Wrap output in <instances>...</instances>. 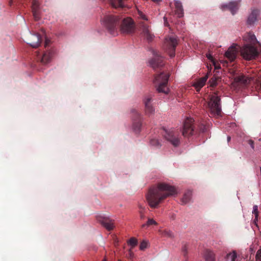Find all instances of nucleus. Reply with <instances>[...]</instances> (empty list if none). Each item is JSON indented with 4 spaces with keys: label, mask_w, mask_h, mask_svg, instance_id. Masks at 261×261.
<instances>
[{
    "label": "nucleus",
    "mask_w": 261,
    "mask_h": 261,
    "mask_svg": "<svg viewBox=\"0 0 261 261\" xmlns=\"http://www.w3.org/2000/svg\"><path fill=\"white\" fill-rule=\"evenodd\" d=\"M206 128L205 125H202L200 128V130L201 132H204L206 130Z\"/></svg>",
    "instance_id": "37998d69"
},
{
    "label": "nucleus",
    "mask_w": 261,
    "mask_h": 261,
    "mask_svg": "<svg viewBox=\"0 0 261 261\" xmlns=\"http://www.w3.org/2000/svg\"><path fill=\"white\" fill-rule=\"evenodd\" d=\"M175 8V13L177 15H182L183 14V9L182 7L181 3L179 2L176 1L174 3Z\"/></svg>",
    "instance_id": "b1692460"
},
{
    "label": "nucleus",
    "mask_w": 261,
    "mask_h": 261,
    "mask_svg": "<svg viewBox=\"0 0 261 261\" xmlns=\"http://www.w3.org/2000/svg\"><path fill=\"white\" fill-rule=\"evenodd\" d=\"M191 197L192 192L191 191L186 192L181 199L182 203L185 204L190 202L191 199Z\"/></svg>",
    "instance_id": "5701e85b"
},
{
    "label": "nucleus",
    "mask_w": 261,
    "mask_h": 261,
    "mask_svg": "<svg viewBox=\"0 0 261 261\" xmlns=\"http://www.w3.org/2000/svg\"><path fill=\"white\" fill-rule=\"evenodd\" d=\"M258 216H255V219L254 220V223L255 224V225L258 227V224L257 223V221H258Z\"/></svg>",
    "instance_id": "79ce46f5"
},
{
    "label": "nucleus",
    "mask_w": 261,
    "mask_h": 261,
    "mask_svg": "<svg viewBox=\"0 0 261 261\" xmlns=\"http://www.w3.org/2000/svg\"><path fill=\"white\" fill-rule=\"evenodd\" d=\"M220 67L219 66H215V69H219Z\"/></svg>",
    "instance_id": "09e8293b"
},
{
    "label": "nucleus",
    "mask_w": 261,
    "mask_h": 261,
    "mask_svg": "<svg viewBox=\"0 0 261 261\" xmlns=\"http://www.w3.org/2000/svg\"><path fill=\"white\" fill-rule=\"evenodd\" d=\"M152 98L150 95L146 96L143 99V103L144 104L145 113L147 116H150L153 114L154 112V109L151 105Z\"/></svg>",
    "instance_id": "4468645a"
},
{
    "label": "nucleus",
    "mask_w": 261,
    "mask_h": 261,
    "mask_svg": "<svg viewBox=\"0 0 261 261\" xmlns=\"http://www.w3.org/2000/svg\"><path fill=\"white\" fill-rule=\"evenodd\" d=\"M240 1H231L227 4H224L221 6L223 11L229 10L232 15H234L240 7Z\"/></svg>",
    "instance_id": "f8f14e48"
},
{
    "label": "nucleus",
    "mask_w": 261,
    "mask_h": 261,
    "mask_svg": "<svg viewBox=\"0 0 261 261\" xmlns=\"http://www.w3.org/2000/svg\"><path fill=\"white\" fill-rule=\"evenodd\" d=\"M147 247V242L143 241H142L140 245V250H144Z\"/></svg>",
    "instance_id": "c9c22d12"
},
{
    "label": "nucleus",
    "mask_w": 261,
    "mask_h": 261,
    "mask_svg": "<svg viewBox=\"0 0 261 261\" xmlns=\"http://www.w3.org/2000/svg\"><path fill=\"white\" fill-rule=\"evenodd\" d=\"M139 214L140 218L141 219H144L145 218V215L144 213L145 211V208L144 206H143L141 205H139Z\"/></svg>",
    "instance_id": "cd10ccee"
},
{
    "label": "nucleus",
    "mask_w": 261,
    "mask_h": 261,
    "mask_svg": "<svg viewBox=\"0 0 261 261\" xmlns=\"http://www.w3.org/2000/svg\"><path fill=\"white\" fill-rule=\"evenodd\" d=\"M220 97L217 94L210 96V101L208 106L211 112L215 116H220L221 114V106Z\"/></svg>",
    "instance_id": "20e7f679"
},
{
    "label": "nucleus",
    "mask_w": 261,
    "mask_h": 261,
    "mask_svg": "<svg viewBox=\"0 0 261 261\" xmlns=\"http://www.w3.org/2000/svg\"><path fill=\"white\" fill-rule=\"evenodd\" d=\"M133 128L136 133H139L142 126L143 117L141 114L135 108L130 110Z\"/></svg>",
    "instance_id": "423d86ee"
},
{
    "label": "nucleus",
    "mask_w": 261,
    "mask_h": 261,
    "mask_svg": "<svg viewBox=\"0 0 261 261\" xmlns=\"http://www.w3.org/2000/svg\"><path fill=\"white\" fill-rule=\"evenodd\" d=\"M96 219L108 230L110 231L113 229L114 227V220L109 217H106L101 214H98L96 215Z\"/></svg>",
    "instance_id": "9b49d317"
},
{
    "label": "nucleus",
    "mask_w": 261,
    "mask_h": 261,
    "mask_svg": "<svg viewBox=\"0 0 261 261\" xmlns=\"http://www.w3.org/2000/svg\"><path fill=\"white\" fill-rule=\"evenodd\" d=\"M54 51L53 49H47L42 55L38 56V60L42 64H46L50 62L54 55Z\"/></svg>",
    "instance_id": "2eb2a0df"
},
{
    "label": "nucleus",
    "mask_w": 261,
    "mask_h": 261,
    "mask_svg": "<svg viewBox=\"0 0 261 261\" xmlns=\"http://www.w3.org/2000/svg\"><path fill=\"white\" fill-rule=\"evenodd\" d=\"M140 28L142 30V34L148 42L153 41L154 36L149 29V27L145 24L144 22L140 23Z\"/></svg>",
    "instance_id": "dca6fc26"
},
{
    "label": "nucleus",
    "mask_w": 261,
    "mask_h": 261,
    "mask_svg": "<svg viewBox=\"0 0 261 261\" xmlns=\"http://www.w3.org/2000/svg\"><path fill=\"white\" fill-rule=\"evenodd\" d=\"M206 57L209 60H213V57H212V55L211 54H210V53L206 54Z\"/></svg>",
    "instance_id": "c03bdc74"
},
{
    "label": "nucleus",
    "mask_w": 261,
    "mask_h": 261,
    "mask_svg": "<svg viewBox=\"0 0 261 261\" xmlns=\"http://www.w3.org/2000/svg\"><path fill=\"white\" fill-rule=\"evenodd\" d=\"M165 139L174 147L178 146L180 142L179 133L178 129H171L165 130Z\"/></svg>",
    "instance_id": "39448f33"
},
{
    "label": "nucleus",
    "mask_w": 261,
    "mask_h": 261,
    "mask_svg": "<svg viewBox=\"0 0 261 261\" xmlns=\"http://www.w3.org/2000/svg\"><path fill=\"white\" fill-rule=\"evenodd\" d=\"M150 144L151 145L156 147L161 146L160 142L156 139H152L150 141Z\"/></svg>",
    "instance_id": "c85d7f7f"
},
{
    "label": "nucleus",
    "mask_w": 261,
    "mask_h": 261,
    "mask_svg": "<svg viewBox=\"0 0 261 261\" xmlns=\"http://www.w3.org/2000/svg\"><path fill=\"white\" fill-rule=\"evenodd\" d=\"M244 40L247 43L254 44L257 40L255 36L252 33H248L245 34L243 37Z\"/></svg>",
    "instance_id": "4be33fe9"
},
{
    "label": "nucleus",
    "mask_w": 261,
    "mask_h": 261,
    "mask_svg": "<svg viewBox=\"0 0 261 261\" xmlns=\"http://www.w3.org/2000/svg\"><path fill=\"white\" fill-rule=\"evenodd\" d=\"M260 14V11L258 9H254L251 12V16H258Z\"/></svg>",
    "instance_id": "473e14b6"
},
{
    "label": "nucleus",
    "mask_w": 261,
    "mask_h": 261,
    "mask_svg": "<svg viewBox=\"0 0 261 261\" xmlns=\"http://www.w3.org/2000/svg\"><path fill=\"white\" fill-rule=\"evenodd\" d=\"M248 144L251 146L252 149H254V142L252 140H249L248 141Z\"/></svg>",
    "instance_id": "a19ab883"
},
{
    "label": "nucleus",
    "mask_w": 261,
    "mask_h": 261,
    "mask_svg": "<svg viewBox=\"0 0 261 261\" xmlns=\"http://www.w3.org/2000/svg\"><path fill=\"white\" fill-rule=\"evenodd\" d=\"M100 21L112 34L115 33L119 25L121 32L126 34L134 33L136 28L132 17H102Z\"/></svg>",
    "instance_id": "f03ea898"
},
{
    "label": "nucleus",
    "mask_w": 261,
    "mask_h": 261,
    "mask_svg": "<svg viewBox=\"0 0 261 261\" xmlns=\"http://www.w3.org/2000/svg\"><path fill=\"white\" fill-rule=\"evenodd\" d=\"M42 40V38L39 34H31L27 38V42L32 47L37 48L40 46Z\"/></svg>",
    "instance_id": "ddd939ff"
},
{
    "label": "nucleus",
    "mask_w": 261,
    "mask_h": 261,
    "mask_svg": "<svg viewBox=\"0 0 261 261\" xmlns=\"http://www.w3.org/2000/svg\"><path fill=\"white\" fill-rule=\"evenodd\" d=\"M153 57L149 61L150 66L154 70L159 69L164 65V62L163 57L155 50L152 51Z\"/></svg>",
    "instance_id": "9d476101"
},
{
    "label": "nucleus",
    "mask_w": 261,
    "mask_h": 261,
    "mask_svg": "<svg viewBox=\"0 0 261 261\" xmlns=\"http://www.w3.org/2000/svg\"><path fill=\"white\" fill-rule=\"evenodd\" d=\"M138 241L135 238H131L128 241V244L132 246V248L137 245Z\"/></svg>",
    "instance_id": "7c9ffc66"
},
{
    "label": "nucleus",
    "mask_w": 261,
    "mask_h": 261,
    "mask_svg": "<svg viewBox=\"0 0 261 261\" xmlns=\"http://www.w3.org/2000/svg\"><path fill=\"white\" fill-rule=\"evenodd\" d=\"M39 3L37 0H34L32 3V9L33 13V16H36L37 14V11L39 8Z\"/></svg>",
    "instance_id": "393cba45"
},
{
    "label": "nucleus",
    "mask_w": 261,
    "mask_h": 261,
    "mask_svg": "<svg viewBox=\"0 0 261 261\" xmlns=\"http://www.w3.org/2000/svg\"><path fill=\"white\" fill-rule=\"evenodd\" d=\"M255 257L257 261H261V249L257 250Z\"/></svg>",
    "instance_id": "4c0bfd02"
},
{
    "label": "nucleus",
    "mask_w": 261,
    "mask_h": 261,
    "mask_svg": "<svg viewBox=\"0 0 261 261\" xmlns=\"http://www.w3.org/2000/svg\"><path fill=\"white\" fill-rule=\"evenodd\" d=\"M256 21V17H248L247 23L252 25Z\"/></svg>",
    "instance_id": "f704fd0d"
},
{
    "label": "nucleus",
    "mask_w": 261,
    "mask_h": 261,
    "mask_svg": "<svg viewBox=\"0 0 261 261\" xmlns=\"http://www.w3.org/2000/svg\"><path fill=\"white\" fill-rule=\"evenodd\" d=\"M241 54L242 56L247 60L254 59L258 55L257 49L249 44H246L242 47Z\"/></svg>",
    "instance_id": "0eeeda50"
},
{
    "label": "nucleus",
    "mask_w": 261,
    "mask_h": 261,
    "mask_svg": "<svg viewBox=\"0 0 261 261\" xmlns=\"http://www.w3.org/2000/svg\"><path fill=\"white\" fill-rule=\"evenodd\" d=\"M237 257V253L235 251H233L232 253H230L227 254L226 259L227 260L230 259L231 261H235Z\"/></svg>",
    "instance_id": "a878e982"
},
{
    "label": "nucleus",
    "mask_w": 261,
    "mask_h": 261,
    "mask_svg": "<svg viewBox=\"0 0 261 261\" xmlns=\"http://www.w3.org/2000/svg\"><path fill=\"white\" fill-rule=\"evenodd\" d=\"M127 0H110L112 8L115 9H121L125 6V2Z\"/></svg>",
    "instance_id": "6ab92c4d"
},
{
    "label": "nucleus",
    "mask_w": 261,
    "mask_h": 261,
    "mask_svg": "<svg viewBox=\"0 0 261 261\" xmlns=\"http://www.w3.org/2000/svg\"><path fill=\"white\" fill-rule=\"evenodd\" d=\"M203 257L205 261H215V255L210 250L206 249L204 251Z\"/></svg>",
    "instance_id": "412c9836"
},
{
    "label": "nucleus",
    "mask_w": 261,
    "mask_h": 261,
    "mask_svg": "<svg viewBox=\"0 0 261 261\" xmlns=\"http://www.w3.org/2000/svg\"><path fill=\"white\" fill-rule=\"evenodd\" d=\"M182 252L185 257H186L188 253V246L186 244H185L182 246Z\"/></svg>",
    "instance_id": "72a5a7b5"
},
{
    "label": "nucleus",
    "mask_w": 261,
    "mask_h": 261,
    "mask_svg": "<svg viewBox=\"0 0 261 261\" xmlns=\"http://www.w3.org/2000/svg\"><path fill=\"white\" fill-rule=\"evenodd\" d=\"M152 225H157V223L152 219L149 218L146 224L142 225V227H144L145 226H150Z\"/></svg>",
    "instance_id": "c756f323"
},
{
    "label": "nucleus",
    "mask_w": 261,
    "mask_h": 261,
    "mask_svg": "<svg viewBox=\"0 0 261 261\" xmlns=\"http://www.w3.org/2000/svg\"><path fill=\"white\" fill-rule=\"evenodd\" d=\"M234 81L237 83L246 85L250 83L251 79L244 75L237 76L234 77Z\"/></svg>",
    "instance_id": "aec40b11"
},
{
    "label": "nucleus",
    "mask_w": 261,
    "mask_h": 261,
    "mask_svg": "<svg viewBox=\"0 0 261 261\" xmlns=\"http://www.w3.org/2000/svg\"><path fill=\"white\" fill-rule=\"evenodd\" d=\"M218 79V77L213 76L212 77L209 81L210 86L212 87L216 86L217 85V81Z\"/></svg>",
    "instance_id": "bb28decb"
},
{
    "label": "nucleus",
    "mask_w": 261,
    "mask_h": 261,
    "mask_svg": "<svg viewBox=\"0 0 261 261\" xmlns=\"http://www.w3.org/2000/svg\"><path fill=\"white\" fill-rule=\"evenodd\" d=\"M194 120L191 118H187L184 122L182 130V134L184 137H189L194 133L195 126Z\"/></svg>",
    "instance_id": "1a4fd4ad"
},
{
    "label": "nucleus",
    "mask_w": 261,
    "mask_h": 261,
    "mask_svg": "<svg viewBox=\"0 0 261 261\" xmlns=\"http://www.w3.org/2000/svg\"><path fill=\"white\" fill-rule=\"evenodd\" d=\"M142 18H145L144 19H145V20H148V19H147V17H142Z\"/></svg>",
    "instance_id": "8fccbe9b"
},
{
    "label": "nucleus",
    "mask_w": 261,
    "mask_h": 261,
    "mask_svg": "<svg viewBox=\"0 0 261 261\" xmlns=\"http://www.w3.org/2000/svg\"><path fill=\"white\" fill-rule=\"evenodd\" d=\"M163 235L165 237H169V238H172L174 237L173 233L170 230H164L163 232Z\"/></svg>",
    "instance_id": "2f4dec72"
},
{
    "label": "nucleus",
    "mask_w": 261,
    "mask_h": 261,
    "mask_svg": "<svg viewBox=\"0 0 261 261\" xmlns=\"http://www.w3.org/2000/svg\"><path fill=\"white\" fill-rule=\"evenodd\" d=\"M230 139H231V137L230 136H228L227 137V141L228 142L230 141Z\"/></svg>",
    "instance_id": "de8ad7c7"
},
{
    "label": "nucleus",
    "mask_w": 261,
    "mask_h": 261,
    "mask_svg": "<svg viewBox=\"0 0 261 261\" xmlns=\"http://www.w3.org/2000/svg\"><path fill=\"white\" fill-rule=\"evenodd\" d=\"M13 0H9V5L10 6H11L12 3H13Z\"/></svg>",
    "instance_id": "a18cd8bd"
},
{
    "label": "nucleus",
    "mask_w": 261,
    "mask_h": 261,
    "mask_svg": "<svg viewBox=\"0 0 261 261\" xmlns=\"http://www.w3.org/2000/svg\"><path fill=\"white\" fill-rule=\"evenodd\" d=\"M133 253L132 252L130 251V250H129V256H130V257H133Z\"/></svg>",
    "instance_id": "49530a36"
},
{
    "label": "nucleus",
    "mask_w": 261,
    "mask_h": 261,
    "mask_svg": "<svg viewBox=\"0 0 261 261\" xmlns=\"http://www.w3.org/2000/svg\"><path fill=\"white\" fill-rule=\"evenodd\" d=\"M169 75L168 73L164 72L155 76L153 83L156 87L158 92H162L165 94H168L169 89L167 87Z\"/></svg>",
    "instance_id": "7ed1b4c3"
},
{
    "label": "nucleus",
    "mask_w": 261,
    "mask_h": 261,
    "mask_svg": "<svg viewBox=\"0 0 261 261\" xmlns=\"http://www.w3.org/2000/svg\"><path fill=\"white\" fill-rule=\"evenodd\" d=\"M252 213L255 215V216H258L259 211L258 210V206L257 205H254L253 206Z\"/></svg>",
    "instance_id": "e433bc0d"
},
{
    "label": "nucleus",
    "mask_w": 261,
    "mask_h": 261,
    "mask_svg": "<svg viewBox=\"0 0 261 261\" xmlns=\"http://www.w3.org/2000/svg\"><path fill=\"white\" fill-rule=\"evenodd\" d=\"M171 17H164V24L166 27H169L170 25L169 24L168 21L170 20V18Z\"/></svg>",
    "instance_id": "58836bf2"
},
{
    "label": "nucleus",
    "mask_w": 261,
    "mask_h": 261,
    "mask_svg": "<svg viewBox=\"0 0 261 261\" xmlns=\"http://www.w3.org/2000/svg\"><path fill=\"white\" fill-rule=\"evenodd\" d=\"M208 77V76L207 74H206L204 76L199 79L196 82L193 84V86L195 87L197 92H199L201 88L204 86Z\"/></svg>",
    "instance_id": "a211bd4d"
},
{
    "label": "nucleus",
    "mask_w": 261,
    "mask_h": 261,
    "mask_svg": "<svg viewBox=\"0 0 261 261\" xmlns=\"http://www.w3.org/2000/svg\"><path fill=\"white\" fill-rule=\"evenodd\" d=\"M177 44L176 38L170 37L166 38L164 43V49L168 53L171 58L175 56V50Z\"/></svg>",
    "instance_id": "6e6552de"
},
{
    "label": "nucleus",
    "mask_w": 261,
    "mask_h": 261,
    "mask_svg": "<svg viewBox=\"0 0 261 261\" xmlns=\"http://www.w3.org/2000/svg\"><path fill=\"white\" fill-rule=\"evenodd\" d=\"M49 43H50V40L47 38H46L45 43H44L45 47H47V46L49 45Z\"/></svg>",
    "instance_id": "ea45409f"
},
{
    "label": "nucleus",
    "mask_w": 261,
    "mask_h": 261,
    "mask_svg": "<svg viewBox=\"0 0 261 261\" xmlns=\"http://www.w3.org/2000/svg\"><path fill=\"white\" fill-rule=\"evenodd\" d=\"M237 51L238 50L236 46L232 45L230 46L225 53V57L231 62H232L236 58Z\"/></svg>",
    "instance_id": "f3484780"
},
{
    "label": "nucleus",
    "mask_w": 261,
    "mask_h": 261,
    "mask_svg": "<svg viewBox=\"0 0 261 261\" xmlns=\"http://www.w3.org/2000/svg\"><path fill=\"white\" fill-rule=\"evenodd\" d=\"M176 194V190L173 186L160 182L150 188L146 199L151 207L156 208L166 198Z\"/></svg>",
    "instance_id": "f257e3e1"
}]
</instances>
